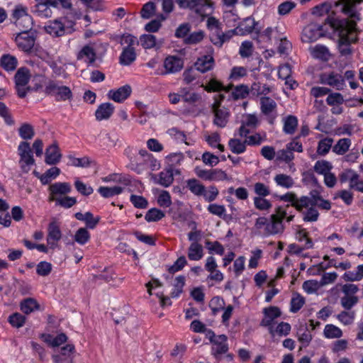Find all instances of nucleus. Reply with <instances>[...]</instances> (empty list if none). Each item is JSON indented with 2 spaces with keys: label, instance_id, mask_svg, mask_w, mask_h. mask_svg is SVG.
<instances>
[{
  "label": "nucleus",
  "instance_id": "f257e3e1",
  "mask_svg": "<svg viewBox=\"0 0 363 363\" xmlns=\"http://www.w3.org/2000/svg\"><path fill=\"white\" fill-rule=\"evenodd\" d=\"M363 0H338L335 6L340 8V11L346 16L344 19L331 18L329 20L330 26L339 34V51L342 55L352 53L350 44L357 40L358 30L357 21H359V13L356 9V4Z\"/></svg>",
  "mask_w": 363,
  "mask_h": 363
},
{
  "label": "nucleus",
  "instance_id": "f03ea898",
  "mask_svg": "<svg viewBox=\"0 0 363 363\" xmlns=\"http://www.w3.org/2000/svg\"><path fill=\"white\" fill-rule=\"evenodd\" d=\"M72 14H74V19H79L81 16V13H77V12L74 13L73 11L71 10L70 13L64 18V22L62 18L48 21L44 26L45 31L53 38H59L65 35L66 33H72L75 30L74 28L75 22L72 19L69 20V18H71L69 15Z\"/></svg>",
  "mask_w": 363,
  "mask_h": 363
},
{
  "label": "nucleus",
  "instance_id": "7ed1b4c3",
  "mask_svg": "<svg viewBox=\"0 0 363 363\" xmlns=\"http://www.w3.org/2000/svg\"><path fill=\"white\" fill-rule=\"evenodd\" d=\"M286 214V211L282 207H278L276 208L275 213L271 215L270 222L265 217H259L257 218L255 225L257 229L265 227L266 234L275 235L281 233L284 229L283 220L285 218Z\"/></svg>",
  "mask_w": 363,
  "mask_h": 363
},
{
  "label": "nucleus",
  "instance_id": "20e7f679",
  "mask_svg": "<svg viewBox=\"0 0 363 363\" xmlns=\"http://www.w3.org/2000/svg\"><path fill=\"white\" fill-rule=\"evenodd\" d=\"M125 154L129 160L128 167L138 174H140L145 170L148 160L151 158L150 153L145 149L128 148L125 150Z\"/></svg>",
  "mask_w": 363,
  "mask_h": 363
},
{
  "label": "nucleus",
  "instance_id": "39448f33",
  "mask_svg": "<svg viewBox=\"0 0 363 363\" xmlns=\"http://www.w3.org/2000/svg\"><path fill=\"white\" fill-rule=\"evenodd\" d=\"M36 4L33 11L39 17L43 18H50L52 15V8H57L60 4L65 9H71L70 0H35Z\"/></svg>",
  "mask_w": 363,
  "mask_h": 363
},
{
  "label": "nucleus",
  "instance_id": "423d86ee",
  "mask_svg": "<svg viewBox=\"0 0 363 363\" xmlns=\"http://www.w3.org/2000/svg\"><path fill=\"white\" fill-rule=\"evenodd\" d=\"M181 9H196V13L202 17L208 15L207 10L211 11L213 3L210 0H176Z\"/></svg>",
  "mask_w": 363,
  "mask_h": 363
},
{
  "label": "nucleus",
  "instance_id": "0eeeda50",
  "mask_svg": "<svg viewBox=\"0 0 363 363\" xmlns=\"http://www.w3.org/2000/svg\"><path fill=\"white\" fill-rule=\"evenodd\" d=\"M45 92L54 96L57 101H66L72 98V91L68 86L60 85L54 81H50L48 83Z\"/></svg>",
  "mask_w": 363,
  "mask_h": 363
},
{
  "label": "nucleus",
  "instance_id": "6e6552de",
  "mask_svg": "<svg viewBox=\"0 0 363 363\" xmlns=\"http://www.w3.org/2000/svg\"><path fill=\"white\" fill-rule=\"evenodd\" d=\"M18 152L20 156L21 167L23 172H28L30 167L35 164L30 144L26 141L21 142L18 147Z\"/></svg>",
  "mask_w": 363,
  "mask_h": 363
},
{
  "label": "nucleus",
  "instance_id": "1a4fd4ad",
  "mask_svg": "<svg viewBox=\"0 0 363 363\" xmlns=\"http://www.w3.org/2000/svg\"><path fill=\"white\" fill-rule=\"evenodd\" d=\"M320 82L340 91L345 86L344 77L339 73L330 72L320 76Z\"/></svg>",
  "mask_w": 363,
  "mask_h": 363
},
{
  "label": "nucleus",
  "instance_id": "9d476101",
  "mask_svg": "<svg viewBox=\"0 0 363 363\" xmlns=\"http://www.w3.org/2000/svg\"><path fill=\"white\" fill-rule=\"evenodd\" d=\"M75 348L73 345L67 344L57 349L52 356L55 363H73Z\"/></svg>",
  "mask_w": 363,
  "mask_h": 363
},
{
  "label": "nucleus",
  "instance_id": "9b49d317",
  "mask_svg": "<svg viewBox=\"0 0 363 363\" xmlns=\"http://www.w3.org/2000/svg\"><path fill=\"white\" fill-rule=\"evenodd\" d=\"M280 199L285 202H290L291 206L299 212H302L304 208H308L311 202L308 196H303L298 198L293 192H288L281 196Z\"/></svg>",
  "mask_w": 363,
  "mask_h": 363
},
{
  "label": "nucleus",
  "instance_id": "f8f14e48",
  "mask_svg": "<svg viewBox=\"0 0 363 363\" xmlns=\"http://www.w3.org/2000/svg\"><path fill=\"white\" fill-rule=\"evenodd\" d=\"M323 35L322 27L316 23H310L306 26L301 33V40L310 43L317 40Z\"/></svg>",
  "mask_w": 363,
  "mask_h": 363
},
{
  "label": "nucleus",
  "instance_id": "ddd939ff",
  "mask_svg": "<svg viewBox=\"0 0 363 363\" xmlns=\"http://www.w3.org/2000/svg\"><path fill=\"white\" fill-rule=\"evenodd\" d=\"M62 238V233L59 223L55 218H52L48 227L47 242L50 248L57 247V242Z\"/></svg>",
  "mask_w": 363,
  "mask_h": 363
},
{
  "label": "nucleus",
  "instance_id": "4468645a",
  "mask_svg": "<svg viewBox=\"0 0 363 363\" xmlns=\"http://www.w3.org/2000/svg\"><path fill=\"white\" fill-rule=\"evenodd\" d=\"M259 101L261 112L269 118V123H273L277 116V103L274 99L267 96L261 97Z\"/></svg>",
  "mask_w": 363,
  "mask_h": 363
},
{
  "label": "nucleus",
  "instance_id": "2eb2a0df",
  "mask_svg": "<svg viewBox=\"0 0 363 363\" xmlns=\"http://www.w3.org/2000/svg\"><path fill=\"white\" fill-rule=\"evenodd\" d=\"M50 197L49 201H57L61 199L62 196L66 195L71 192L72 186L67 182H56L49 186Z\"/></svg>",
  "mask_w": 363,
  "mask_h": 363
},
{
  "label": "nucleus",
  "instance_id": "dca6fc26",
  "mask_svg": "<svg viewBox=\"0 0 363 363\" xmlns=\"http://www.w3.org/2000/svg\"><path fill=\"white\" fill-rule=\"evenodd\" d=\"M35 38L28 31H21L15 39L18 48L24 52H30L34 46Z\"/></svg>",
  "mask_w": 363,
  "mask_h": 363
},
{
  "label": "nucleus",
  "instance_id": "f3484780",
  "mask_svg": "<svg viewBox=\"0 0 363 363\" xmlns=\"http://www.w3.org/2000/svg\"><path fill=\"white\" fill-rule=\"evenodd\" d=\"M163 67L165 69L164 74L176 73L182 69L184 60L180 57L169 55L164 59Z\"/></svg>",
  "mask_w": 363,
  "mask_h": 363
},
{
  "label": "nucleus",
  "instance_id": "a211bd4d",
  "mask_svg": "<svg viewBox=\"0 0 363 363\" xmlns=\"http://www.w3.org/2000/svg\"><path fill=\"white\" fill-rule=\"evenodd\" d=\"M211 106V110L213 113V124L218 128H225L229 121L230 113L229 110L225 107H222L221 109L216 108V106Z\"/></svg>",
  "mask_w": 363,
  "mask_h": 363
},
{
  "label": "nucleus",
  "instance_id": "6ab92c4d",
  "mask_svg": "<svg viewBox=\"0 0 363 363\" xmlns=\"http://www.w3.org/2000/svg\"><path fill=\"white\" fill-rule=\"evenodd\" d=\"M259 124V121L255 114H247L244 116L242 125L239 128V135L246 137L250 132V128H255Z\"/></svg>",
  "mask_w": 363,
  "mask_h": 363
},
{
  "label": "nucleus",
  "instance_id": "aec40b11",
  "mask_svg": "<svg viewBox=\"0 0 363 363\" xmlns=\"http://www.w3.org/2000/svg\"><path fill=\"white\" fill-rule=\"evenodd\" d=\"M264 317L261 320L260 325L264 327H271L273 321L281 316V312L277 306H269L263 309Z\"/></svg>",
  "mask_w": 363,
  "mask_h": 363
},
{
  "label": "nucleus",
  "instance_id": "412c9836",
  "mask_svg": "<svg viewBox=\"0 0 363 363\" xmlns=\"http://www.w3.org/2000/svg\"><path fill=\"white\" fill-rule=\"evenodd\" d=\"M232 85L225 86L220 81H218L216 77L212 76L208 80H206V82L201 84V87H203L207 92H216L225 91L228 92Z\"/></svg>",
  "mask_w": 363,
  "mask_h": 363
},
{
  "label": "nucleus",
  "instance_id": "4be33fe9",
  "mask_svg": "<svg viewBox=\"0 0 363 363\" xmlns=\"http://www.w3.org/2000/svg\"><path fill=\"white\" fill-rule=\"evenodd\" d=\"M132 92L130 86L126 84L118 89H111L108 93V97L116 102L121 103L125 101Z\"/></svg>",
  "mask_w": 363,
  "mask_h": 363
},
{
  "label": "nucleus",
  "instance_id": "5701e85b",
  "mask_svg": "<svg viewBox=\"0 0 363 363\" xmlns=\"http://www.w3.org/2000/svg\"><path fill=\"white\" fill-rule=\"evenodd\" d=\"M61 157L62 155L58 144L55 141L46 149L45 162L50 165L56 164L60 162Z\"/></svg>",
  "mask_w": 363,
  "mask_h": 363
},
{
  "label": "nucleus",
  "instance_id": "b1692460",
  "mask_svg": "<svg viewBox=\"0 0 363 363\" xmlns=\"http://www.w3.org/2000/svg\"><path fill=\"white\" fill-rule=\"evenodd\" d=\"M227 340L228 337L225 335H217L216 340H213L212 342V352L216 358L228 352V345Z\"/></svg>",
  "mask_w": 363,
  "mask_h": 363
},
{
  "label": "nucleus",
  "instance_id": "393cba45",
  "mask_svg": "<svg viewBox=\"0 0 363 363\" xmlns=\"http://www.w3.org/2000/svg\"><path fill=\"white\" fill-rule=\"evenodd\" d=\"M235 34H239L236 28L225 33L222 32L221 28L218 33L211 34V40L215 45L221 47L225 42L229 40Z\"/></svg>",
  "mask_w": 363,
  "mask_h": 363
},
{
  "label": "nucleus",
  "instance_id": "a878e982",
  "mask_svg": "<svg viewBox=\"0 0 363 363\" xmlns=\"http://www.w3.org/2000/svg\"><path fill=\"white\" fill-rule=\"evenodd\" d=\"M215 65L214 59L211 55H203L196 60L194 63L195 69L197 71L205 73L211 70Z\"/></svg>",
  "mask_w": 363,
  "mask_h": 363
},
{
  "label": "nucleus",
  "instance_id": "bb28decb",
  "mask_svg": "<svg viewBox=\"0 0 363 363\" xmlns=\"http://www.w3.org/2000/svg\"><path fill=\"white\" fill-rule=\"evenodd\" d=\"M115 107L111 103H104L99 106L95 111V116L97 121L108 119L113 114Z\"/></svg>",
  "mask_w": 363,
  "mask_h": 363
},
{
  "label": "nucleus",
  "instance_id": "cd10ccee",
  "mask_svg": "<svg viewBox=\"0 0 363 363\" xmlns=\"http://www.w3.org/2000/svg\"><path fill=\"white\" fill-rule=\"evenodd\" d=\"M96 53L93 46L90 45H84L77 54L78 60H84L89 64H93L96 60Z\"/></svg>",
  "mask_w": 363,
  "mask_h": 363
},
{
  "label": "nucleus",
  "instance_id": "c85d7f7f",
  "mask_svg": "<svg viewBox=\"0 0 363 363\" xmlns=\"http://www.w3.org/2000/svg\"><path fill=\"white\" fill-rule=\"evenodd\" d=\"M182 101L191 106H196L202 101L200 94L190 91L188 88H182Z\"/></svg>",
  "mask_w": 363,
  "mask_h": 363
},
{
  "label": "nucleus",
  "instance_id": "c756f323",
  "mask_svg": "<svg viewBox=\"0 0 363 363\" xmlns=\"http://www.w3.org/2000/svg\"><path fill=\"white\" fill-rule=\"evenodd\" d=\"M152 177L156 180L157 183L165 187L171 185L174 181V175L172 169H164L158 175H154Z\"/></svg>",
  "mask_w": 363,
  "mask_h": 363
},
{
  "label": "nucleus",
  "instance_id": "7c9ffc66",
  "mask_svg": "<svg viewBox=\"0 0 363 363\" xmlns=\"http://www.w3.org/2000/svg\"><path fill=\"white\" fill-rule=\"evenodd\" d=\"M311 197H309V206H315L323 210H330L331 208V203L328 200L324 199L316 192H311Z\"/></svg>",
  "mask_w": 363,
  "mask_h": 363
},
{
  "label": "nucleus",
  "instance_id": "2f4dec72",
  "mask_svg": "<svg viewBox=\"0 0 363 363\" xmlns=\"http://www.w3.org/2000/svg\"><path fill=\"white\" fill-rule=\"evenodd\" d=\"M203 256V249L198 242H192L188 249V258L190 260L199 261Z\"/></svg>",
  "mask_w": 363,
  "mask_h": 363
},
{
  "label": "nucleus",
  "instance_id": "473e14b6",
  "mask_svg": "<svg viewBox=\"0 0 363 363\" xmlns=\"http://www.w3.org/2000/svg\"><path fill=\"white\" fill-rule=\"evenodd\" d=\"M311 54L314 58L328 61L330 59V54L328 49L322 45H316L310 48Z\"/></svg>",
  "mask_w": 363,
  "mask_h": 363
},
{
  "label": "nucleus",
  "instance_id": "72a5a7b5",
  "mask_svg": "<svg viewBox=\"0 0 363 363\" xmlns=\"http://www.w3.org/2000/svg\"><path fill=\"white\" fill-rule=\"evenodd\" d=\"M256 24L257 23L253 18L247 17L241 22L236 29L240 35H246L254 30Z\"/></svg>",
  "mask_w": 363,
  "mask_h": 363
},
{
  "label": "nucleus",
  "instance_id": "f704fd0d",
  "mask_svg": "<svg viewBox=\"0 0 363 363\" xmlns=\"http://www.w3.org/2000/svg\"><path fill=\"white\" fill-rule=\"evenodd\" d=\"M250 91L252 95L256 96H265L272 91V87L267 84L255 82L251 85Z\"/></svg>",
  "mask_w": 363,
  "mask_h": 363
},
{
  "label": "nucleus",
  "instance_id": "c9c22d12",
  "mask_svg": "<svg viewBox=\"0 0 363 363\" xmlns=\"http://www.w3.org/2000/svg\"><path fill=\"white\" fill-rule=\"evenodd\" d=\"M186 188L195 196H201L203 193L204 185L196 179H189L186 181Z\"/></svg>",
  "mask_w": 363,
  "mask_h": 363
},
{
  "label": "nucleus",
  "instance_id": "e433bc0d",
  "mask_svg": "<svg viewBox=\"0 0 363 363\" xmlns=\"http://www.w3.org/2000/svg\"><path fill=\"white\" fill-rule=\"evenodd\" d=\"M350 145L351 140L350 138H341L333 147V151L338 155H342L348 151Z\"/></svg>",
  "mask_w": 363,
  "mask_h": 363
},
{
  "label": "nucleus",
  "instance_id": "4c0bfd02",
  "mask_svg": "<svg viewBox=\"0 0 363 363\" xmlns=\"http://www.w3.org/2000/svg\"><path fill=\"white\" fill-rule=\"evenodd\" d=\"M342 330L333 324L326 325L323 330L324 336L328 339L340 338L342 336Z\"/></svg>",
  "mask_w": 363,
  "mask_h": 363
},
{
  "label": "nucleus",
  "instance_id": "58836bf2",
  "mask_svg": "<svg viewBox=\"0 0 363 363\" xmlns=\"http://www.w3.org/2000/svg\"><path fill=\"white\" fill-rule=\"evenodd\" d=\"M301 213L305 222H315L319 218V213L315 206H309Z\"/></svg>",
  "mask_w": 363,
  "mask_h": 363
},
{
  "label": "nucleus",
  "instance_id": "ea45409f",
  "mask_svg": "<svg viewBox=\"0 0 363 363\" xmlns=\"http://www.w3.org/2000/svg\"><path fill=\"white\" fill-rule=\"evenodd\" d=\"M38 308V303L33 298H26L21 303V310L26 314H29Z\"/></svg>",
  "mask_w": 363,
  "mask_h": 363
},
{
  "label": "nucleus",
  "instance_id": "a19ab883",
  "mask_svg": "<svg viewBox=\"0 0 363 363\" xmlns=\"http://www.w3.org/2000/svg\"><path fill=\"white\" fill-rule=\"evenodd\" d=\"M333 139L331 138H325L320 140L318 143L317 154L324 156L328 154L332 147Z\"/></svg>",
  "mask_w": 363,
  "mask_h": 363
},
{
  "label": "nucleus",
  "instance_id": "79ce46f5",
  "mask_svg": "<svg viewBox=\"0 0 363 363\" xmlns=\"http://www.w3.org/2000/svg\"><path fill=\"white\" fill-rule=\"evenodd\" d=\"M135 60V49L131 46H128L123 50L120 57L121 63L125 65H128L130 63H132Z\"/></svg>",
  "mask_w": 363,
  "mask_h": 363
},
{
  "label": "nucleus",
  "instance_id": "37998d69",
  "mask_svg": "<svg viewBox=\"0 0 363 363\" xmlns=\"http://www.w3.org/2000/svg\"><path fill=\"white\" fill-rule=\"evenodd\" d=\"M30 78V72L27 68L21 67L18 69L15 74L16 85H27Z\"/></svg>",
  "mask_w": 363,
  "mask_h": 363
},
{
  "label": "nucleus",
  "instance_id": "c03bdc74",
  "mask_svg": "<svg viewBox=\"0 0 363 363\" xmlns=\"http://www.w3.org/2000/svg\"><path fill=\"white\" fill-rule=\"evenodd\" d=\"M67 337L65 333H60L57 336L47 335L45 336V341L52 347H59L62 344L66 342Z\"/></svg>",
  "mask_w": 363,
  "mask_h": 363
},
{
  "label": "nucleus",
  "instance_id": "a18cd8bd",
  "mask_svg": "<svg viewBox=\"0 0 363 363\" xmlns=\"http://www.w3.org/2000/svg\"><path fill=\"white\" fill-rule=\"evenodd\" d=\"M298 126V119L294 116H288L284 122V131L286 134H293L295 133Z\"/></svg>",
  "mask_w": 363,
  "mask_h": 363
},
{
  "label": "nucleus",
  "instance_id": "49530a36",
  "mask_svg": "<svg viewBox=\"0 0 363 363\" xmlns=\"http://www.w3.org/2000/svg\"><path fill=\"white\" fill-rule=\"evenodd\" d=\"M274 181L278 186H282L286 189L291 188L294 182L292 177L289 175L284 174H279L274 177Z\"/></svg>",
  "mask_w": 363,
  "mask_h": 363
},
{
  "label": "nucleus",
  "instance_id": "de8ad7c7",
  "mask_svg": "<svg viewBox=\"0 0 363 363\" xmlns=\"http://www.w3.org/2000/svg\"><path fill=\"white\" fill-rule=\"evenodd\" d=\"M298 341L303 345L308 346L312 340V335L306 325L301 326L297 331Z\"/></svg>",
  "mask_w": 363,
  "mask_h": 363
},
{
  "label": "nucleus",
  "instance_id": "09e8293b",
  "mask_svg": "<svg viewBox=\"0 0 363 363\" xmlns=\"http://www.w3.org/2000/svg\"><path fill=\"white\" fill-rule=\"evenodd\" d=\"M14 23L21 31H29L33 27V18L30 15H28L19 20H16Z\"/></svg>",
  "mask_w": 363,
  "mask_h": 363
},
{
  "label": "nucleus",
  "instance_id": "8fccbe9b",
  "mask_svg": "<svg viewBox=\"0 0 363 363\" xmlns=\"http://www.w3.org/2000/svg\"><path fill=\"white\" fill-rule=\"evenodd\" d=\"M245 140L242 142L239 139H230L228 143L230 150L235 154H241L246 150Z\"/></svg>",
  "mask_w": 363,
  "mask_h": 363
},
{
  "label": "nucleus",
  "instance_id": "3c124183",
  "mask_svg": "<svg viewBox=\"0 0 363 363\" xmlns=\"http://www.w3.org/2000/svg\"><path fill=\"white\" fill-rule=\"evenodd\" d=\"M98 191L103 197L109 198L120 194L123 191V188L117 186L113 187L101 186Z\"/></svg>",
  "mask_w": 363,
  "mask_h": 363
},
{
  "label": "nucleus",
  "instance_id": "603ef678",
  "mask_svg": "<svg viewBox=\"0 0 363 363\" xmlns=\"http://www.w3.org/2000/svg\"><path fill=\"white\" fill-rule=\"evenodd\" d=\"M18 133L23 140H30L35 135L33 127L29 123H23L18 128Z\"/></svg>",
  "mask_w": 363,
  "mask_h": 363
},
{
  "label": "nucleus",
  "instance_id": "864d4df0",
  "mask_svg": "<svg viewBox=\"0 0 363 363\" xmlns=\"http://www.w3.org/2000/svg\"><path fill=\"white\" fill-rule=\"evenodd\" d=\"M90 233L85 228H80L77 230L74 236V241L79 245H85L90 240Z\"/></svg>",
  "mask_w": 363,
  "mask_h": 363
},
{
  "label": "nucleus",
  "instance_id": "5fc2aeb1",
  "mask_svg": "<svg viewBox=\"0 0 363 363\" xmlns=\"http://www.w3.org/2000/svg\"><path fill=\"white\" fill-rule=\"evenodd\" d=\"M337 319L345 325H351L355 318V312L343 311L337 315Z\"/></svg>",
  "mask_w": 363,
  "mask_h": 363
},
{
  "label": "nucleus",
  "instance_id": "6e6d98bb",
  "mask_svg": "<svg viewBox=\"0 0 363 363\" xmlns=\"http://www.w3.org/2000/svg\"><path fill=\"white\" fill-rule=\"evenodd\" d=\"M291 331V325L288 323L281 322L280 323L275 329L272 327L269 328V333L272 335L277 334L280 336H286L289 334Z\"/></svg>",
  "mask_w": 363,
  "mask_h": 363
},
{
  "label": "nucleus",
  "instance_id": "4d7b16f0",
  "mask_svg": "<svg viewBox=\"0 0 363 363\" xmlns=\"http://www.w3.org/2000/svg\"><path fill=\"white\" fill-rule=\"evenodd\" d=\"M68 160H69L68 165L77 167H87L91 164V160L88 157L77 158L72 155H69Z\"/></svg>",
  "mask_w": 363,
  "mask_h": 363
},
{
  "label": "nucleus",
  "instance_id": "13d9d810",
  "mask_svg": "<svg viewBox=\"0 0 363 363\" xmlns=\"http://www.w3.org/2000/svg\"><path fill=\"white\" fill-rule=\"evenodd\" d=\"M1 65L6 70H13L17 65V60L10 55H4L1 58Z\"/></svg>",
  "mask_w": 363,
  "mask_h": 363
},
{
  "label": "nucleus",
  "instance_id": "bf43d9fd",
  "mask_svg": "<svg viewBox=\"0 0 363 363\" xmlns=\"http://www.w3.org/2000/svg\"><path fill=\"white\" fill-rule=\"evenodd\" d=\"M184 284L185 277L184 276L177 277L174 280V289L171 293V297H178L182 293Z\"/></svg>",
  "mask_w": 363,
  "mask_h": 363
},
{
  "label": "nucleus",
  "instance_id": "052dcab7",
  "mask_svg": "<svg viewBox=\"0 0 363 363\" xmlns=\"http://www.w3.org/2000/svg\"><path fill=\"white\" fill-rule=\"evenodd\" d=\"M165 214L161 210L153 208L150 209L145 214V218L147 222H155L161 220Z\"/></svg>",
  "mask_w": 363,
  "mask_h": 363
},
{
  "label": "nucleus",
  "instance_id": "680f3d73",
  "mask_svg": "<svg viewBox=\"0 0 363 363\" xmlns=\"http://www.w3.org/2000/svg\"><path fill=\"white\" fill-rule=\"evenodd\" d=\"M167 18L164 14H160L158 19H154L145 25V29L150 33L157 32L161 27V22Z\"/></svg>",
  "mask_w": 363,
  "mask_h": 363
},
{
  "label": "nucleus",
  "instance_id": "e2e57ef3",
  "mask_svg": "<svg viewBox=\"0 0 363 363\" xmlns=\"http://www.w3.org/2000/svg\"><path fill=\"white\" fill-rule=\"evenodd\" d=\"M156 11V5L152 1H149L143 5L140 14L141 17L145 19L151 18Z\"/></svg>",
  "mask_w": 363,
  "mask_h": 363
},
{
  "label": "nucleus",
  "instance_id": "0e129e2a",
  "mask_svg": "<svg viewBox=\"0 0 363 363\" xmlns=\"http://www.w3.org/2000/svg\"><path fill=\"white\" fill-rule=\"evenodd\" d=\"M250 92L249 88L246 85H240L235 87L231 93L232 97L235 100L245 99Z\"/></svg>",
  "mask_w": 363,
  "mask_h": 363
},
{
  "label": "nucleus",
  "instance_id": "69168bd1",
  "mask_svg": "<svg viewBox=\"0 0 363 363\" xmlns=\"http://www.w3.org/2000/svg\"><path fill=\"white\" fill-rule=\"evenodd\" d=\"M359 301L357 296H345L344 295L340 298L341 306L347 311H350L353 306H354Z\"/></svg>",
  "mask_w": 363,
  "mask_h": 363
},
{
  "label": "nucleus",
  "instance_id": "338daca9",
  "mask_svg": "<svg viewBox=\"0 0 363 363\" xmlns=\"http://www.w3.org/2000/svg\"><path fill=\"white\" fill-rule=\"evenodd\" d=\"M219 191L215 186H210L207 189L204 186L203 193L201 194V196H203L206 201L212 202L216 200Z\"/></svg>",
  "mask_w": 363,
  "mask_h": 363
},
{
  "label": "nucleus",
  "instance_id": "774afa93",
  "mask_svg": "<svg viewBox=\"0 0 363 363\" xmlns=\"http://www.w3.org/2000/svg\"><path fill=\"white\" fill-rule=\"evenodd\" d=\"M332 169L331 164L325 160L318 161L314 165V170L316 173L320 174H325L329 173Z\"/></svg>",
  "mask_w": 363,
  "mask_h": 363
}]
</instances>
